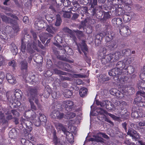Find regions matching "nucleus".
I'll use <instances>...</instances> for the list:
<instances>
[{"instance_id": "f704fd0d", "label": "nucleus", "mask_w": 145, "mask_h": 145, "mask_svg": "<svg viewBox=\"0 0 145 145\" xmlns=\"http://www.w3.org/2000/svg\"><path fill=\"white\" fill-rule=\"evenodd\" d=\"M114 55V59L116 60H118L121 57L122 55L120 52H116Z\"/></svg>"}, {"instance_id": "a18cd8bd", "label": "nucleus", "mask_w": 145, "mask_h": 145, "mask_svg": "<svg viewBox=\"0 0 145 145\" xmlns=\"http://www.w3.org/2000/svg\"><path fill=\"white\" fill-rule=\"evenodd\" d=\"M105 36L106 37V39L107 42H109L112 39V35L110 34L108 32L106 33Z\"/></svg>"}, {"instance_id": "6e6d98bb", "label": "nucleus", "mask_w": 145, "mask_h": 145, "mask_svg": "<svg viewBox=\"0 0 145 145\" xmlns=\"http://www.w3.org/2000/svg\"><path fill=\"white\" fill-rule=\"evenodd\" d=\"M108 114L114 120H118L119 119L118 117L116 116L115 115L112 114L110 113H108Z\"/></svg>"}, {"instance_id": "4c0bfd02", "label": "nucleus", "mask_w": 145, "mask_h": 145, "mask_svg": "<svg viewBox=\"0 0 145 145\" xmlns=\"http://www.w3.org/2000/svg\"><path fill=\"white\" fill-rule=\"evenodd\" d=\"M112 74H114V76L121 74L120 70H118L117 68H114L111 70Z\"/></svg>"}, {"instance_id": "72a5a7b5", "label": "nucleus", "mask_w": 145, "mask_h": 145, "mask_svg": "<svg viewBox=\"0 0 145 145\" xmlns=\"http://www.w3.org/2000/svg\"><path fill=\"white\" fill-rule=\"evenodd\" d=\"M72 94V93L71 91L68 89H66L63 93L64 97L66 98L69 97Z\"/></svg>"}, {"instance_id": "9b49d317", "label": "nucleus", "mask_w": 145, "mask_h": 145, "mask_svg": "<svg viewBox=\"0 0 145 145\" xmlns=\"http://www.w3.org/2000/svg\"><path fill=\"white\" fill-rule=\"evenodd\" d=\"M127 134L131 136L133 138L139 139L140 138L139 134L137 133L136 131L131 128L129 129Z\"/></svg>"}, {"instance_id": "0eeeda50", "label": "nucleus", "mask_w": 145, "mask_h": 145, "mask_svg": "<svg viewBox=\"0 0 145 145\" xmlns=\"http://www.w3.org/2000/svg\"><path fill=\"white\" fill-rule=\"evenodd\" d=\"M65 115L63 113H61L58 110H54L52 111L51 114V116L53 119H57L61 120L63 118H64Z\"/></svg>"}, {"instance_id": "13d9d810", "label": "nucleus", "mask_w": 145, "mask_h": 145, "mask_svg": "<svg viewBox=\"0 0 145 145\" xmlns=\"http://www.w3.org/2000/svg\"><path fill=\"white\" fill-rule=\"evenodd\" d=\"M139 127L140 129H144L145 128V122H140L138 123Z\"/></svg>"}, {"instance_id": "9d476101", "label": "nucleus", "mask_w": 145, "mask_h": 145, "mask_svg": "<svg viewBox=\"0 0 145 145\" xmlns=\"http://www.w3.org/2000/svg\"><path fill=\"white\" fill-rule=\"evenodd\" d=\"M114 57L113 54H110L108 55L105 56L103 58L101 59V62L103 64H106L110 62H112L111 60Z\"/></svg>"}, {"instance_id": "7ed1b4c3", "label": "nucleus", "mask_w": 145, "mask_h": 145, "mask_svg": "<svg viewBox=\"0 0 145 145\" xmlns=\"http://www.w3.org/2000/svg\"><path fill=\"white\" fill-rule=\"evenodd\" d=\"M115 0L116 1V0ZM117 1L119 2V3L118 4L119 5H117L115 4V7L116 9L118 10V11H120L121 12L122 10L121 5H120V3L124 4V6L125 7V9L128 11L131 10V8L130 7L131 3V0H117Z\"/></svg>"}, {"instance_id": "c85d7f7f", "label": "nucleus", "mask_w": 145, "mask_h": 145, "mask_svg": "<svg viewBox=\"0 0 145 145\" xmlns=\"http://www.w3.org/2000/svg\"><path fill=\"white\" fill-rule=\"evenodd\" d=\"M80 48L82 51L84 53V54L86 55V52L87 51L88 49L87 46L84 40L82 41V45L80 46Z\"/></svg>"}, {"instance_id": "774afa93", "label": "nucleus", "mask_w": 145, "mask_h": 145, "mask_svg": "<svg viewBox=\"0 0 145 145\" xmlns=\"http://www.w3.org/2000/svg\"><path fill=\"white\" fill-rule=\"evenodd\" d=\"M74 32L78 36H82V32L81 31L77 30L74 31Z\"/></svg>"}, {"instance_id": "20e7f679", "label": "nucleus", "mask_w": 145, "mask_h": 145, "mask_svg": "<svg viewBox=\"0 0 145 145\" xmlns=\"http://www.w3.org/2000/svg\"><path fill=\"white\" fill-rule=\"evenodd\" d=\"M30 32L32 35L34 39L35 40L32 43L31 46L30 44H28L27 45V51L31 54L33 53L34 52V50H36V32H34L32 30L30 31Z\"/></svg>"}, {"instance_id": "e433bc0d", "label": "nucleus", "mask_w": 145, "mask_h": 145, "mask_svg": "<svg viewBox=\"0 0 145 145\" xmlns=\"http://www.w3.org/2000/svg\"><path fill=\"white\" fill-rule=\"evenodd\" d=\"M13 21H14L15 23H13V24H10L12 26L13 29L16 31H18L19 29V27L17 24L16 21L15 20H13Z\"/></svg>"}, {"instance_id": "680f3d73", "label": "nucleus", "mask_w": 145, "mask_h": 145, "mask_svg": "<svg viewBox=\"0 0 145 145\" xmlns=\"http://www.w3.org/2000/svg\"><path fill=\"white\" fill-rule=\"evenodd\" d=\"M97 5V0H93V2L91 4V7L94 8V6Z\"/></svg>"}, {"instance_id": "dca6fc26", "label": "nucleus", "mask_w": 145, "mask_h": 145, "mask_svg": "<svg viewBox=\"0 0 145 145\" xmlns=\"http://www.w3.org/2000/svg\"><path fill=\"white\" fill-rule=\"evenodd\" d=\"M63 104L67 110H71L73 107L74 103L70 101H67L63 102Z\"/></svg>"}, {"instance_id": "864d4df0", "label": "nucleus", "mask_w": 145, "mask_h": 145, "mask_svg": "<svg viewBox=\"0 0 145 145\" xmlns=\"http://www.w3.org/2000/svg\"><path fill=\"white\" fill-rule=\"evenodd\" d=\"M54 71L56 73L58 74H61L62 75H65V73L63 72L60 71H59L57 69H55L54 70Z\"/></svg>"}, {"instance_id": "49530a36", "label": "nucleus", "mask_w": 145, "mask_h": 145, "mask_svg": "<svg viewBox=\"0 0 145 145\" xmlns=\"http://www.w3.org/2000/svg\"><path fill=\"white\" fill-rule=\"evenodd\" d=\"M12 30V28L10 26H6L5 28V31L8 34H10Z\"/></svg>"}, {"instance_id": "4be33fe9", "label": "nucleus", "mask_w": 145, "mask_h": 145, "mask_svg": "<svg viewBox=\"0 0 145 145\" xmlns=\"http://www.w3.org/2000/svg\"><path fill=\"white\" fill-rule=\"evenodd\" d=\"M123 61L125 67V69H127L128 65L131 63L132 59L130 56H129L125 58Z\"/></svg>"}, {"instance_id": "c03bdc74", "label": "nucleus", "mask_w": 145, "mask_h": 145, "mask_svg": "<svg viewBox=\"0 0 145 145\" xmlns=\"http://www.w3.org/2000/svg\"><path fill=\"white\" fill-rule=\"evenodd\" d=\"M6 97L8 100L10 102L13 101L15 99L14 98H13L11 94L10 93H6Z\"/></svg>"}, {"instance_id": "603ef678", "label": "nucleus", "mask_w": 145, "mask_h": 145, "mask_svg": "<svg viewBox=\"0 0 145 145\" xmlns=\"http://www.w3.org/2000/svg\"><path fill=\"white\" fill-rule=\"evenodd\" d=\"M131 51L129 49H124L122 50V51L121 54L122 55H125L128 54L129 52H130Z\"/></svg>"}, {"instance_id": "423d86ee", "label": "nucleus", "mask_w": 145, "mask_h": 145, "mask_svg": "<svg viewBox=\"0 0 145 145\" xmlns=\"http://www.w3.org/2000/svg\"><path fill=\"white\" fill-rule=\"evenodd\" d=\"M103 137L106 138H108V136L105 134L99 133L97 135H94L93 136V138H90L89 139V141L91 142H103V139L101 137Z\"/></svg>"}, {"instance_id": "39448f33", "label": "nucleus", "mask_w": 145, "mask_h": 145, "mask_svg": "<svg viewBox=\"0 0 145 145\" xmlns=\"http://www.w3.org/2000/svg\"><path fill=\"white\" fill-rule=\"evenodd\" d=\"M96 103L97 105H100L101 107L105 108L109 110L115 109L114 105L109 101H106L101 102L96 101Z\"/></svg>"}, {"instance_id": "8fccbe9b", "label": "nucleus", "mask_w": 145, "mask_h": 145, "mask_svg": "<svg viewBox=\"0 0 145 145\" xmlns=\"http://www.w3.org/2000/svg\"><path fill=\"white\" fill-rule=\"evenodd\" d=\"M123 20L125 22H128L129 21L130 19L129 16L126 14H124L123 17Z\"/></svg>"}, {"instance_id": "1a4fd4ad", "label": "nucleus", "mask_w": 145, "mask_h": 145, "mask_svg": "<svg viewBox=\"0 0 145 145\" xmlns=\"http://www.w3.org/2000/svg\"><path fill=\"white\" fill-rule=\"evenodd\" d=\"M20 121L21 122V124L22 125V126H24V125L26 126V128L28 129L27 131H31L32 128L31 127L32 123L31 122L24 119H22L21 120H20Z\"/></svg>"}, {"instance_id": "79ce46f5", "label": "nucleus", "mask_w": 145, "mask_h": 145, "mask_svg": "<svg viewBox=\"0 0 145 145\" xmlns=\"http://www.w3.org/2000/svg\"><path fill=\"white\" fill-rule=\"evenodd\" d=\"M23 40V39H22L21 40V50L22 52H25V50H26V44L24 43Z\"/></svg>"}, {"instance_id": "ddd939ff", "label": "nucleus", "mask_w": 145, "mask_h": 145, "mask_svg": "<svg viewBox=\"0 0 145 145\" xmlns=\"http://www.w3.org/2000/svg\"><path fill=\"white\" fill-rule=\"evenodd\" d=\"M142 71L143 72L140 74V78L143 81L141 82L140 86V88H142V90L145 89V66L143 67Z\"/></svg>"}, {"instance_id": "412c9836", "label": "nucleus", "mask_w": 145, "mask_h": 145, "mask_svg": "<svg viewBox=\"0 0 145 145\" xmlns=\"http://www.w3.org/2000/svg\"><path fill=\"white\" fill-rule=\"evenodd\" d=\"M97 112L98 113V114L99 115V117H100L102 118L105 117V114H108V113L106 111L101 108H99L97 109Z\"/></svg>"}, {"instance_id": "e2e57ef3", "label": "nucleus", "mask_w": 145, "mask_h": 145, "mask_svg": "<svg viewBox=\"0 0 145 145\" xmlns=\"http://www.w3.org/2000/svg\"><path fill=\"white\" fill-rule=\"evenodd\" d=\"M116 24H121L122 23V19L121 18H118L116 19Z\"/></svg>"}, {"instance_id": "5701e85b", "label": "nucleus", "mask_w": 145, "mask_h": 145, "mask_svg": "<svg viewBox=\"0 0 145 145\" xmlns=\"http://www.w3.org/2000/svg\"><path fill=\"white\" fill-rule=\"evenodd\" d=\"M29 101L30 103V105H31V109L34 112H33V116L35 117V115L33 113L35 114H36L35 112V111H36V107L35 105H34V103H35L34 100H29Z\"/></svg>"}, {"instance_id": "69168bd1", "label": "nucleus", "mask_w": 145, "mask_h": 145, "mask_svg": "<svg viewBox=\"0 0 145 145\" xmlns=\"http://www.w3.org/2000/svg\"><path fill=\"white\" fill-rule=\"evenodd\" d=\"M52 97L54 99H57L58 97L57 93L55 92H54L52 93Z\"/></svg>"}, {"instance_id": "5fc2aeb1", "label": "nucleus", "mask_w": 145, "mask_h": 145, "mask_svg": "<svg viewBox=\"0 0 145 145\" xmlns=\"http://www.w3.org/2000/svg\"><path fill=\"white\" fill-rule=\"evenodd\" d=\"M53 140L54 142L56 145L58 143V141L57 140V138L56 137V134L54 133V139Z\"/></svg>"}, {"instance_id": "393cba45", "label": "nucleus", "mask_w": 145, "mask_h": 145, "mask_svg": "<svg viewBox=\"0 0 145 145\" xmlns=\"http://www.w3.org/2000/svg\"><path fill=\"white\" fill-rule=\"evenodd\" d=\"M65 29L66 31L70 34V36L71 39L72 40H73V41L75 42H76V38L75 36L74 35L73 32L71 30L68 28H66Z\"/></svg>"}, {"instance_id": "f8f14e48", "label": "nucleus", "mask_w": 145, "mask_h": 145, "mask_svg": "<svg viewBox=\"0 0 145 145\" xmlns=\"http://www.w3.org/2000/svg\"><path fill=\"white\" fill-rule=\"evenodd\" d=\"M23 75L24 78H25L29 82H31L33 84L35 85L36 84V80H35V75H33L30 76V77H27V72H24L23 73Z\"/></svg>"}, {"instance_id": "a878e982", "label": "nucleus", "mask_w": 145, "mask_h": 145, "mask_svg": "<svg viewBox=\"0 0 145 145\" xmlns=\"http://www.w3.org/2000/svg\"><path fill=\"white\" fill-rule=\"evenodd\" d=\"M11 51L13 53L14 55H16L18 52V49L15 44L13 43H12L10 46Z\"/></svg>"}, {"instance_id": "de8ad7c7", "label": "nucleus", "mask_w": 145, "mask_h": 145, "mask_svg": "<svg viewBox=\"0 0 145 145\" xmlns=\"http://www.w3.org/2000/svg\"><path fill=\"white\" fill-rule=\"evenodd\" d=\"M104 36V35L102 33H100L96 35V38L95 39L101 40Z\"/></svg>"}, {"instance_id": "aec40b11", "label": "nucleus", "mask_w": 145, "mask_h": 145, "mask_svg": "<svg viewBox=\"0 0 145 145\" xmlns=\"http://www.w3.org/2000/svg\"><path fill=\"white\" fill-rule=\"evenodd\" d=\"M116 67L115 68H117L118 70H120V73H121L122 72L121 70L123 68L125 69V67L123 60L118 61L116 64Z\"/></svg>"}, {"instance_id": "6ab92c4d", "label": "nucleus", "mask_w": 145, "mask_h": 145, "mask_svg": "<svg viewBox=\"0 0 145 145\" xmlns=\"http://www.w3.org/2000/svg\"><path fill=\"white\" fill-rule=\"evenodd\" d=\"M14 95L15 98L17 100H20L22 98V91L18 89H16L14 92Z\"/></svg>"}, {"instance_id": "c756f323", "label": "nucleus", "mask_w": 145, "mask_h": 145, "mask_svg": "<svg viewBox=\"0 0 145 145\" xmlns=\"http://www.w3.org/2000/svg\"><path fill=\"white\" fill-rule=\"evenodd\" d=\"M46 30L49 33L52 34H54L56 31V29L52 25H48L47 26Z\"/></svg>"}, {"instance_id": "f03ea898", "label": "nucleus", "mask_w": 145, "mask_h": 145, "mask_svg": "<svg viewBox=\"0 0 145 145\" xmlns=\"http://www.w3.org/2000/svg\"><path fill=\"white\" fill-rule=\"evenodd\" d=\"M131 90L132 89H131V88L130 87H122L120 90L123 93H121L119 91L116 92V89H112L110 91V92L112 95L115 94L117 98L121 99L124 96L123 93H125L126 92L129 93Z\"/></svg>"}, {"instance_id": "cd10ccee", "label": "nucleus", "mask_w": 145, "mask_h": 145, "mask_svg": "<svg viewBox=\"0 0 145 145\" xmlns=\"http://www.w3.org/2000/svg\"><path fill=\"white\" fill-rule=\"evenodd\" d=\"M51 89L49 87H46L45 89L44 96L46 98H48L51 93Z\"/></svg>"}, {"instance_id": "6e6552de", "label": "nucleus", "mask_w": 145, "mask_h": 145, "mask_svg": "<svg viewBox=\"0 0 145 145\" xmlns=\"http://www.w3.org/2000/svg\"><path fill=\"white\" fill-rule=\"evenodd\" d=\"M47 119L45 116L41 113H40L38 118V122L39 123L38 126L42 125L44 126L46 125Z\"/></svg>"}, {"instance_id": "3c124183", "label": "nucleus", "mask_w": 145, "mask_h": 145, "mask_svg": "<svg viewBox=\"0 0 145 145\" xmlns=\"http://www.w3.org/2000/svg\"><path fill=\"white\" fill-rule=\"evenodd\" d=\"M11 112L12 113L13 115L17 116H19V113L16 110H12Z\"/></svg>"}, {"instance_id": "58836bf2", "label": "nucleus", "mask_w": 145, "mask_h": 145, "mask_svg": "<svg viewBox=\"0 0 145 145\" xmlns=\"http://www.w3.org/2000/svg\"><path fill=\"white\" fill-rule=\"evenodd\" d=\"M61 22V20L60 15L58 14L56 15V20L55 23L56 26H59Z\"/></svg>"}, {"instance_id": "bf43d9fd", "label": "nucleus", "mask_w": 145, "mask_h": 145, "mask_svg": "<svg viewBox=\"0 0 145 145\" xmlns=\"http://www.w3.org/2000/svg\"><path fill=\"white\" fill-rule=\"evenodd\" d=\"M128 71L131 73H133L134 72V69L132 66H130L128 68Z\"/></svg>"}, {"instance_id": "473e14b6", "label": "nucleus", "mask_w": 145, "mask_h": 145, "mask_svg": "<svg viewBox=\"0 0 145 145\" xmlns=\"http://www.w3.org/2000/svg\"><path fill=\"white\" fill-rule=\"evenodd\" d=\"M21 142L22 144L24 145H34V144H33L28 140H26L24 138H22Z\"/></svg>"}, {"instance_id": "2eb2a0df", "label": "nucleus", "mask_w": 145, "mask_h": 145, "mask_svg": "<svg viewBox=\"0 0 145 145\" xmlns=\"http://www.w3.org/2000/svg\"><path fill=\"white\" fill-rule=\"evenodd\" d=\"M120 33L121 35H125V34L128 35L131 33V31L128 27L126 26H124L122 28L120 29Z\"/></svg>"}, {"instance_id": "f3484780", "label": "nucleus", "mask_w": 145, "mask_h": 145, "mask_svg": "<svg viewBox=\"0 0 145 145\" xmlns=\"http://www.w3.org/2000/svg\"><path fill=\"white\" fill-rule=\"evenodd\" d=\"M6 77L8 82L10 84H15L16 82L15 78L10 74H7Z\"/></svg>"}, {"instance_id": "4d7b16f0", "label": "nucleus", "mask_w": 145, "mask_h": 145, "mask_svg": "<svg viewBox=\"0 0 145 145\" xmlns=\"http://www.w3.org/2000/svg\"><path fill=\"white\" fill-rule=\"evenodd\" d=\"M8 65L9 66H12L13 67H14L16 65L15 61L14 60H13L9 61L8 63Z\"/></svg>"}, {"instance_id": "09e8293b", "label": "nucleus", "mask_w": 145, "mask_h": 145, "mask_svg": "<svg viewBox=\"0 0 145 145\" xmlns=\"http://www.w3.org/2000/svg\"><path fill=\"white\" fill-rule=\"evenodd\" d=\"M108 44V46L109 47L111 48H113L115 46L116 43L114 41H112L109 42Z\"/></svg>"}, {"instance_id": "052dcab7", "label": "nucleus", "mask_w": 145, "mask_h": 145, "mask_svg": "<svg viewBox=\"0 0 145 145\" xmlns=\"http://www.w3.org/2000/svg\"><path fill=\"white\" fill-rule=\"evenodd\" d=\"M23 22L25 24L28 23L29 21V19L28 17L27 16H24L23 18Z\"/></svg>"}, {"instance_id": "4468645a", "label": "nucleus", "mask_w": 145, "mask_h": 145, "mask_svg": "<svg viewBox=\"0 0 145 145\" xmlns=\"http://www.w3.org/2000/svg\"><path fill=\"white\" fill-rule=\"evenodd\" d=\"M36 89L35 88H31L29 90L30 97L29 100H32L34 101V102L36 104Z\"/></svg>"}, {"instance_id": "a19ab883", "label": "nucleus", "mask_w": 145, "mask_h": 145, "mask_svg": "<svg viewBox=\"0 0 145 145\" xmlns=\"http://www.w3.org/2000/svg\"><path fill=\"white\" fill-rule=\"evenodd\" d=\"M71 12V11H63L62 12V14H63V16L64 18H70L71 17L70 15V13Z\"/></svg>"}, {"instance_id": "f257e3e1", "label": "nucleus", "mask_w": 145, "mask_h": 145, "mask_svg": "<svg viewBox=\"0 0 145 145\" xmlns=\"http://www.w3.org/2000/svg\"><path fill=\"white\" fill-rule=\"evenodd\" d=\"M55 126L58 131H60L61 130L66 135L67 138L70 143H72L74 142V138L72 134L67 131L66 128L63 124L59 123H57L55 124Z\"/></svg>"}, {"instance_id": "2f4dec72", "label": "nucleus", "mask_w": 145, "mask_h": 145, "mask_svg": "<svg viewBox=\"0 0 145 145\" xmlns=\"http://www.w3.org/2000/svg\"><path fill=\"white\" fill-rule=\"evenodd\" d=\"M8 123L7 120L5 119V117L0 119V124H2V125L5 127L7 126Z\"/></svg>"}, {"instance_id": "0e129e2a", "label": "nucleus", "mask_w": 145, "mask_h": 145, "mask_svg": "<svg viewBox=\"0 0 145 145\" xmlns=\"http://www.w3.org/2000/svg\"><path fill=\"white\" fill-rule=\"evenodd\" d=\"M58 47H59V48H60V49H62L63 48L65 50H66V48H68L69 50H71V49H70L69 47L67 46H65V47H64V46H63V48H62V47L61 46V45H59V44H57V45H56Z\"/></svg>"}, {"instance_id": "37998d69", "label": "nucleus", "mask_w": 145, "mask_h": 145, "mask_svg": "<svg viewBox=\"0 0 145 145\" xmlns=\"http://www.w3.org/2000/svg\"><path fill=\"white\" fill-rule=\"evenodd\" d=\"M23 34L24 35V39H25V38L26 37H27V38H29L30 37V35L28 33V29L27 28H25L24 29L23 32Z\"/></svg>"}, {"instance_id": "b1692460", "label": "nucleus", "mask_w": 145, "mask_h": 145, "mask_svg": "<svg viewBox=\"0 0 145 145\" xmlns=\"http://www.w3.org/2000/svg\"><path fill=\"white\" fill-rule=\"evenodd\" d=\"M87 89L85 88H81L79 91V93L80 96L82 97H84L87 95Z\"/></svg>"}, {"instance_id": "7c9ffc66", "label": "nucleus", "mask_w": 145, "mask_h": 145, "mask_svg": "<svg viewBox=\"0 0 145 145\" xmlns=\"http://www.w3.org/2000/svg\"><path fill=\"white\" fill-rule=\"evenodd\" d=\"M76 115V114L73 112L68 113L66 115H65L64 118L66 119H70L72 118H74Z\"/></svg>"}, {"instance_id": "bb28decb", "label": "nucleus", "mask_w": 145, "mask_h": 145, "mask_svg": "<svg viewBox=\"0 0 145 145\" xmlns=\"http://www.w3.org/2000/svg\"><path fill=\"white\" fill-rule=\"evenodd\" d=\"M20 64L21 65V69L22 70H24V71L25 70V72H27L26 69L27 67V63L26 61L23 60L22 61Z\"/></svg>"}, {"instance_id": "c9c22d12", "label": "nucleus", "mask_w": 145, "mask_h": 145, "mask_svg": "<svg viewBox=\"0 0 145 145\" xmlns=\"http://www.w3.org/2000/svg\"><path fill=\"white\" fill-rule=\"evenodd\" d=\"M106 52V49L105 48H102L99 50V55L102 58H103L105 56V54Z\"/></svg>"}, {"instance_id": "338daca9", "label": "nucleus", "mask_w": 145, "mask_h": 145, "mask_svg": "<svg viewBox=\"0 0 145 145\" xmlns=\"http://www.w3.org/2000/svg\"><path fill=\"white\" fill-rule=\"evenodd\" d=\"M101 40L95 39V43L96 46H98L101 43Z\"/></svg>"}, {"instance_id": "a211bd4d", "label": "nucleus", "mask_w": 145, "mask_h": 145, "mask_svg": "<svg viewBox=\"0 0 145 145\" xmlns=\"http://www.w3.org/2000/svg\"><path fill=\"white\" fill-rule=\"evenodd\" d=\"M0 17L3 21L6 23L10 24L15 23L13 21V19L7 17L5 15H1Z\"/></svg>"}, {"instance_id": "ea45409f", "label": "nucleus", "mask_w": 145, "mask_h": 145, "mask_svg": "<svg viewBox=\"0 0 145 145\" xmlns=\"http://www.w3.org/2000/svg\"><path fill=\"white\" fill-rule=\"evenodd\" d=\"M16 134V133L14 130H12L9 133V137L12 139L14 138Z\"/></svg>"}]
</instances>
